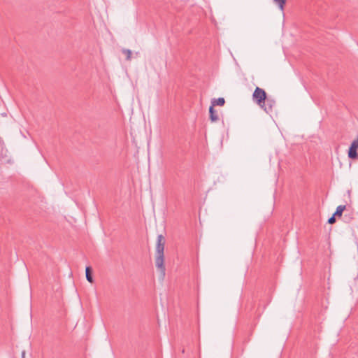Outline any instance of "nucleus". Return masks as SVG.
<instances>
[{"mask_svg": "<svg viewBox=\"0 0 358 358\" xmlns=\"http://www.w3.org/2000/svg\"><path fill=\"white\" fill-rule=\"evenodd\" d=\"M252 100L267 114H271L273 112L275 105V100L271 97H268L266 91L259 87H257L252 93Z\"/></svg>", "mask_w": 358, "mask_h": 358, "instance_id": "nucleus-1", "label": "nucleus"}, {"mask_svg": "<svg viewBox=\"0 0 358 358\" xmlns=\"http://www.w3.org/2000/svg\"><path fill=\"white\" fill-rule=\"evenodd\" d=\"M165 239L164 237L159 234L157 236L156 245V258L155 265L161 271L162 277L165 276V266L164 264V250Z\"/></svg>", "mask_w": 358, "mask_h": 358, "instance_id": "nucleus-2", "label": "nucleus"}, {"mask_svg": "<svg viewBox=\"0 0 358 358\" xmlns=\"http://www.w3.org/2000/svg\"><path fill=\"white\" fill-rule=\"evenodd\" d=\"M358 148V138L355 139L348 150V157L352 159H356L358 158V153L357 150Z\"/></svg>", "mask_w": 358, "mask_h": 358, "instance_id": "nucleus-3", "label": "nucleus"}, {"mask_svg": "<svg viewBox=\"0 0 358 358\" xmlns=\"http://www.w3.org/2000/svg\"><path fill=\"white\" fill-rule=\"evenodd\" d=\"M209 115L211 122H214L219 120V117L216 110L214 109V107L211 106L209 107Z\"/></svg>", "mask_w": 358, "mask_h": 358, "instance_id": "nucleus-4", "label": "nucleus"}, {"mask_svg": "<svg viewBox=\"0 0 358 358\" xmlns=\"http://www.w3.org/2000/svg\"><path fill=\"white\" fill-rule=\"evenodd\" d=\"M85 275H86V279L89 282L92 283L94 282V279L92 277V269L91 266H86Z\"/></svg>", "mask_w": 358, "mask_h": 358, "instance_id": "nucleus-5", "label": "nucleus"}, {"mask_svg": "<svg viewBox=\"0 0 358 358\" xmlns=\"http://www.w3.org/2000/svg\"><path fill=\"white\" fill-rule=\"evenodd\" d=\"M225 103V100L222 97H220L217 99H213L211 102V106L214 107L215 106H222Z\"/></svg>", "mask_w": 358, "mask_h": 358, "instance_id": "nucleus-6", "label": "nucleus"}, {"mask_svg": "<svg viewBox=\"0 0 358 358\" xmlns=\"http://www.w3.org/2000/svg\"><path fill=\"white\" fill-rule=\"evenodd\" d=\"M346 206L345 205H340L336 208V210L335 211L334 216L341 217L343 215V211L345 210Z\"/></svg>", "mask_w": 358, "mask_h": 358, "instance_id": "nucleus-7", "label": "nucleus"}, {"mask_svg": "<svg viewBox=\"0 0 358 358\" xmlns=\"http://www.w3.org/2000/svg\"><path fill=\"white\" fill-rule=\"evenodd\" d=\"M274 3L278 6L279 8L281 10H284L285 5L286 3V0H273Z\"/></svg>", "mask_w": 358, "mask_h": 358, "instance_id": "nucleus-8", "label": "nucleus"}, {"mask_svg": "<svg viewBox=\"0 0 358 358\" xmlns=\"http://www.w3.org/2000/svg\"><path fill=\"white\" fill-rule=\"evenodd\" d=\"M122 53H124L127 56L126 59L127 61L131 60V51L129 49L124 48V49H122Z\"/></svg>", "mask_w": 358, "mask_h": 358, "instance_id": "nucleus-9", "label": "nucleus"}, {"mask_svg": "<svg viewBox=\"0 0 358 358\" xmlns=\"http://www.w3.org/2000/svg\"><path fill=\"white\" fill-rule=\"evenodd\" d=\"M353 219V216L352 213L347 214L345 213L344 215V220L345 222H350Z\"/></svg>", "mask_w": 358, "mask_h": 358, "instance_id": "nucleus-10", "label": "nucleus"}, {"mask_svg": "<svg viewBox=\"0 0 358 358\" xmlns=\"http://www.w3.org/2000/svg\"><path fill=\"white\" fill-rule=\"evenodd\" d=\"M336 222V216H334V214L329 218L328 223L329 224H334Z\"/></svg>", "mask_w": 358, "mask_h": 358, "instance_id": "nucleus-11", "label": "nucleus"}, {"mask_svg": "<svg viewBox=\"0 0 358 358\" xmlns=\"http://www.w3.org/2000/svg\"><path fill=\"white\" fill-rule=\"evenodd\" d=\"M25 354H26V353H25V351H24H24H22V355H21V357H22V358H25Z\"/></svg>", "mask_w": 358, "mask_h": 358, "instance_id": "nucleus-12", "label": "nucleus"}]
</instances>
